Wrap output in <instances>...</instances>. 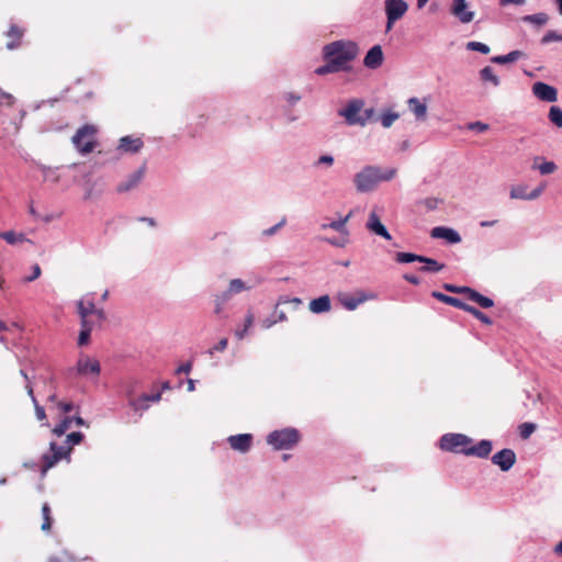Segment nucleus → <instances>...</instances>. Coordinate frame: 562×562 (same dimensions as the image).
Masks as SVG:
<instances>
[{"label":"nucleus","mask_w":562,"mask_h":562,"mask_svg":"<svg viewBox=\"0 0 562 562\" xmlns=\"http://www.w3.org/2000/svg\"><path fill=\"white\" fill-rule=\"evenodd\" d=\"M325 65L315 69V74L324 76L338 72L348 68L351 60L350 43L337 41L326 45L323 49Z\"/></svg>","instance_id":"1"},{"label":"nucleus","mask_w":562,"mask_h":562,"mask_svg":"<svg viewBox=\"0 0 562 562\" xmlns=\"http://www.w3.org/2000/svg\"><path fill=\"white\" fill-rule=\"evenodd\" d=\"M83 440V434L74 431L66 437L65 445L58 446L52 441L49 452L42 457L41 473L45 475L49 469L55 467L60 460L69 459L72 446L79 445Z\"/></svg>","instance_id":"2"},{"label":"nucleus","mask_w":562,"mask_h":562,"mask_svg":"<svg viewBox=\"0 0 562 562\" xmlns=\"http://www.w3.org/2000/svg\"><path fill=\"white\" fill-rule=\"evenodd\" d=\"M396 175L395 169L382 171L378 167L369 166L357 173L356 186L359 192H369L374 190L381 181H389Z\"/></svg>","instance_id":"3"},{"label":"nucleus","mask_w":562,"mask_h":562,"mask_svg":"<svg viewBox=\"0 0 562 562\" xmlns=\"http://www.w3.org/2000/svg\"><path fill=\"white\" fill-rule=\"evenodd\" d=\"M300 441V432L294 428H284L270 432L267 442L276 450H289Z\"/></svg>","instance_id":"4"},{"label":"nucleus","mask_w":562,"mask_h":562,"mask_svg":"<svg viewBox=\"0 0 562 562\" xmlns=\"http://www.w3.org/2000/svg\"><path fill=\"white\" fill-rule=\"evenodd\" d=\"M97 127L91 124H86L78 128L72 136V143L80 154L87 155L94 150L97 146Z\"/></svg>","instance_id":"5"},{"label":"nucleus","mask_w":562,"mask_h":562,"mask_svg":"<svg viewBox=\"0 0 562 562\" xmlns=\"http://www.w3.org/2000/svg\"><path fill=\"white\" fill-rule=\"evenodd\" d=\"M396 261L401 262V263H409L413 261L422 262V263H424V266H422L419 268V271L425 272V273L426 272L437 273L445 268L443 263H440L432 258L415 255L412 252H397Z\"/></svg>","instance_id":"6"},{"label":"nucleus","mask_w":562,"mask_h":562,"mask_svg":"<svg viewBox=\"0 0 562 562\" xmlns=\"http://www.w3.org/2000/svg\"><path fill=\"white\" fill-rule=\"evenodd\" d=\"M384 10L386 14V32L393 29L395 22L401 20L408 10V4L405 0H385Z\"/></svg>","instance_id":"7"},{"label":"nucleus","mask_w":562,"mask_h":562,"mask_svg":"<svg viewBox=\"0 0 562 562\" xmlns=\"http://www.w3.org/2000/svg\"><path fill=\"white\" fill-rule=\"evenodd\" d=\"M471 439L462 434H446L440 439V448L445 451L461 452L467 448Z\"/></svg>","instance_id":"8"},{"label":"nucleus","mask_w":562,"mask_h":562,"mask_svg":"<svg viewBox=\"0 0 562 562\" xmlns=\"http://www.w3.org/2000/svg\"><path fill=\"white\" fill-rule=\"evenodd\" d=\"M363 105L364 103L362 100L353 99V124L364 126L368 123L375 121L374 108L369 106L367 109H363Z\"/></svg>","instance_id":"9"},{"label":"nucleus","mask_w":562,"mask_h":562,"mask_svg":"<svg viewBox=\"0 0 562 562\" xmlns=\"http://www.w3.org/2000/svg\"><path fill=\"white\" fill-rule=\"evenodd\" d=\"M75 370L80 375L98 376L100 374L101 367L98 360L91 359L86 355H81L77 361Z\"/></svg>","instance_id":"10"},{"label":"nucleus","mask_w":562,"mask_h":562,"mask_svg":"<svg viewBox=\"0 0 562 562\" xmlns=\"http://www.w3.org/2000/svg\"><path fill=\"white\" fill-rule=\"evenodd\" d=\"M492 462L506 472L515 464L516 454L512 449H503L492 457Z\"/></svg>","instance_id":"11"},{"label":"nucleus","mask_w":562,"mask_h":562,"mask_svg":"<svg viewBox=\"0 0 562 562\" xmlns=\"http://www.w3.org/2000/svg\"><path fill=\"white\" fill-rule=\"evenodd\" d=\"M532 93L541 101L555 102L558 99V91L554 87L538 81L532 86Z\"/></svg>","instance_id":"12"},{"label":"nucleus","mask_w":562,"mask_h":562,"mask_svg":"<svg viewBox=\"0 0 562 562\" xmlns=\"http://www.w3.org/2000/svg\"><path fill=\"white\" fill-rule=\"evenodd\" d=\"M542 191H543V187H539V188L533 189L530 192H527L526 186L517 184V186L512 187L509 195L512 199H515V200L532 201V200L538 199L541 195Z\"/></svg>","instance_id":"13"},{"label":"nucleus","mask_w":562,"mask_h":562,"mask_svg":"<svg viewBox=\"0 0 562 562\" xmlns=\"http://www.w3.org/2000/svg\"><path fill=\"white\" fill-rule=\"evenodd\" d=\"M160 400H161V391H157L153 394H143L137 398H131L128 401V404L135 412H143L149 407V405H148L149 402L157 403Z\"/></svg>","instance_id":"14"},{"label":"nucleus","mask_w":562,"mask_h":562,"mask_svg":"<svg viewBox=\"0 0 562 562\" xmlns=\"http://www.w3.org/2000/svg\"><path fill=\"white\" fill-rule=\"evenodd\" d=\"M227 441L233 450L245 453V452L249 451L252 446V435L240 434V435L229 436L227 438Z\"/></svg>","instance_id":"15"},{"label":"nucleus","mask_w":562,"mask_h":562,"mask_svg":"<svg viewBox=\"0 0 562 562\" xmlns=\"http://www.w3.org/2000/svg\"><path fill=\"white\" fill-rule=\"evenodd\" d=\"M493 443L491 440L483 439L479 443L461 449V453L465 456H475L477 458H487L492 452Z\"/></svg>","instance_id":"16"},{"label":"nucleus","mask_w":562,"mask_h":562,"mask_svg":"<svg viewBox=\"0 0 562 562\" xmlns=\"http://www.w3.org/2000/svg\"><path fill=\"white\" fill-rule=\"evenodd\" d=\"M467 0H453L451 13L462 23H470L474 18V12L467 10Z\"/></svg>","instance_id":"17"},{"label":"nucleus","mask_w":562,"mask_h":562,"mask_svg":"<svg viewBox=\"0 0 562 562\" xmlns=\"http://www.w3.org/2000/svg\"><path fill=\"white\" fill-rule=\"evenodd\" d=\"M430 236L437 239H446L450 244H458L461 241V236L457 231L445 226L434 227L430 232Z\"/></svg>","instance_id":"18"},{"label":"nucleus","mask_w":562,"mask_h":562,"mask_svg":"<svg viewBox=\"0 0 562 562\" xmlns=\"http://www.w3.org/2000/svg\"><path fill=\"white\" fill-rule=\"evenodd\" d=\"M383 52L380 45H374L367 53L363 64L369 69H376L383 63Z\"/></svg>","instance_id":"19"},{"label":"nucleus","mask_w":562,"mask_h":562,"mask_svg":"<svg viewBox=\"0 0 562 562\" xmlns=\"http://www.w3.org/2000/svg\"><path fill=\"white\" fill-rule=\"evenodd\" d=\"M367 228L373 234L390 240L392 237L387 232L386 227L382 224L375 212H371L367 222Z\"/></svg>","instance_id":"20"},{"label":"nucleus","mask_w":562,"mask_h":562,"mask_svg":"<svg viewBox=\"0 0 562 562\" xmlns=\"http://www.w3.org/2000/svg\"><path fill=\"white\" fill-rule=\"evenodd\" d=\"M5 36L8 37L7 48L16 49L21 46V41L24 36V29L16 24H12L5 33Z\"/></svg>","instance_id":"21"},{"label":"nucleus","mask_w":562,"mask_h":562,"mask_svg":"<svg viewBox=\"0 0 562 562\" xmlns=\"http://www.w3.org/2000/svg\"><path fill=\"white\" fill-rule=\"evenodd\" d=\"M144 146L140 137L124 136L120 139L119 149L124 153H138Z\"/></svg>","instance_id":"22"},{"label":"nucleus","mask_w":562,"mask_h":562,"mask_svg":"<svg viewBox=\"0 0 562 562\" xmlns=\"http://www.w3.org/2000/svg\"><path fill=\"white\" fill-rule=\"evenodd\" d=\"M143 176L144 168H139L138 170L131 173L125 181L121 182L117 186L116 191L123 193L136 188L140 180L143 179Z\"/></svg>","instance_id":"23"},{"label":"nucleus","mask_w":562,"mask_h":562,"mask_svg":"<svg viewBox=\"0 0 562 562\" xmlns=\"http://www.w3.org/2000/svg\"><path fill=\"white\" fill-rule=\"evenodd\" d=\"M409 111L417 121H424L427 115V103L422 102L418 98L412 97L407 100Z\"/></svg>","instance_id":"24"},{"label":"nucleus","mask_w":562,"mask_h":562,"mask_svg":"<svg viewBox=\"0 0 562 562\" xmlns=\"http://www.w3.org/2000/svg\"><path fill=\"white\" fill-rule=\"evenodd\" d=\"M94 304L93 302L91 301H78L77 302V311H78V314L80 316V323H85V324H88V323H94L92 319H90V316L92 315V313L94 312Z\"/></svg>","instance_id":"25"},{"label":"nucleus","mask_w":562,"mask_h":562,"mask_svg":"<svg viewBox=\"0 0 562 562\" xmlns=\"http://www.w3.org/2000/svg\"><path fill=\"white\" fill-rule=\"evenodd\" d=\"M330 297L328 295H322L310 302L308 308L315 314L328 312L330 310Z\"/></svg>","instance_id":"26"},{"label":"nucleus","mask_w":562,"mask_h":562,"mask_svg":"<svg viewBox=\"0 0 562 562\" xmlns=\"http://www.w3.org/2000/svg\"><path fill=\"white\" fill-rule=\"evenodd\" d=\"M431 295L439 300L440 302H443L448 305H451L453 307H457V308H460L462 311H464L465 306H467V303L462 302L460 299L458 297H454V296H450V295H446L441 292H438V291H434L431 293Z\"/></svg>","instance_id":"27"},{"label":"nucleus","mask_w":562,"mask_h":562,"mask_svg":"<svg viewBox=\"0 0 562 562\" xmlns=\"http://www.w3.org/2000/svg\"><path fill=\"white\" fill-rule=\"evenodd\" d=\"M525 57V53L521 50H512L506 55H499L492 57L491 61L498 64V65H505L509 63H514L518 60L519 58Z\"/></svg>","instance_id":"28"},{"label":"nucleus","mask_w":562,"mask_h":562,"mask_svg":"<svg viewBox=\"0 0 562 562\" xmlns=\"http://www.w3.org/2000/svg\"><path fill=\"white\" fill-rule=\"evenodd\" d=\"M468 299L472 302H475L483 308H490L494 306V301L487 296L482 295L477 291L471 289Z\"/></svg>","instance_id":"29"},{"label":"nucleus","mask_w":562,"mask_h":562,"mask_svg":"<svg viewBox=\"0 0 562 562\" xmlns=\"http://www.w3.org/2000/svg\"><path fill=\"white\" fill-rule=\"evenodd\" d=\"M542 160L541 157H536L533 159L532 169L539 170L541 175H550L557 170V165L553 161H546L538 164V161Z\"/></svg>","instance_id":"30"},{"label":"nucleus","mask_w":562,"mask_h":562,"mask_svg":"<svg viewBox=\"0 0 562 562\" xmlns=\"http://www.w3.org/2000/svg\"><path fill=\"white\" fill-rule=\"evenodd\" d=\"M42 516L43 522L41 529L42 531L48 533L52 530L54 519L52 517V509L47 503L43 504L42 506Z\"/></svg>","instance_id":"31"},{"label":"nucleus","mask_w":562,"mask_h":562,"mask_svg":"<svg viewBox=\"0 0 562 562\" xmlns=\"http://www.w3.org/2000/svg\"><path fill=\"white\" fill-rule=\"evenodd\" d=\"M480 77L483 81H488L494 87H498L501 83L499 78L494 74L493 68L490 66H486L480 70Z\"/></svg>","instance_id":"32"},{"label":"nucleus","mask_w":562,"mask_h":562,"mask_svg":"<svg viewBox=\"0 0 562 562\" xmlns=\"http://www.w3.org/2000/svg\"><path fill=\"white\" fill-rule=\"evenodd\" d=\"M26 390H27V394L31 396L32 398V402L34 403V407H35V415H36V418L40 420V422H44L46 420V413H45V409L43 406H41L35 396H34V393H33V387L27 384L26 385Z\"/></svg>","instance_id":"33"},{"label":"nucleus","mask_w":562,"mask_h":562,"mask_svg":"<svg viewBox=\"0 0 562 562\" xmlns=\"http://www.w3.org/2000/svg\"><path fill=\"white\" fill-rule=\"evenodd\" d=\"M0 238L4 239L10 245H15L26 240L23 234H16L13 231L0 233Z\"/></svg>","instance_id":"34"},{"label":"nucleus","mask_w":562,"mask_h":562,"mask_svg":"<svg viewBox=\"0 0 562 562\" xmlns=\"http://www.w3.org/2000/svg\"><path fill=\"white\" fill-rule=\"evenodd\" d=\"M93 328V323H81V330L78 337V345L83 346L87 345L90 340V334Z\"/></svg>","instance_id":"35"},{"label":"nucleus","mask_w":562,"mask_h":562,"mask_svg":"<svg viewBox=\"0 0 562 562\" xmlns=\"http://www.w3.org/2000/svg\"><path fill=\"white\" fill-rule=\"evenodd\" d=\"M72 425V417L66 416L53 428V434L61 437Z\"/></svg>","instance_id":"36"},{"label":"nucleus","mask_w":562,"mask_h":562,"mask_svg":"<svg viewBox=\"0 0 562 562\" xmlns=\"http://www.w3.org/2000/svg\"><path fill=\"white\" fill-rule=\"evenodd\" d=\"M232 297V293L229 290L224 291L223 293L215 296V313L220 314L224 308L226 302H228Z\"/></svg>","instance_id":"37"},{"label":"nucleus","mask_w":562,"mask_h":562,"mask_svg":"<svg viewBox=\"0 0 562 562\" xmlns=\"http://www.w3.org/2000/svg\"><path fill=\"white\" fill-rule=\"evenodd\" d=\"M442 201L438 198H425L417 202L418 205L423 206L426 212L434 211Z\"/></svg>","instance_id":"38"},{"label":"nucleus","mask_w":562,"mask_h":562,"mask_svg":"<svg viewBox=\"0 0 562 562\" xmlns=\"http://www.w3.org/2000/svg\"><path fill=\"white\" fill-rule=\"evenodd\" d=\"M549 120L552 124L558 127H562V110L561 108L553 105L549 110Z\"/></svg>","instance_id":"39"},{"label":"nucleus","mask_w":562,"mask_h":562,"mask_svg":"<svg viewBox=\"0 0 562 562\" xmlns=\"http://www.w3.org/2000/svg\"><path fill=\"white\" fill-rule=\"evenodd\" d=\"M464 311L472 314L475 318H477L479 321H481L484 324H487V325L492 324V321L487 315H485L483 312H481L480 310H477L476 307H474L472 305L467 304Z\"/></svg>","instance_id":"40"},{"label":"nucleus","mask_w":562,"mask_h":562,"mask_svg":"<svg viewBox=\"0 0 562 562\" xmlns=\"http://www.w3.org/2000/svg\"><path fill=\"white\" fill-rule=\"evenodd\" d=\"M525 22H530L537 25H544L548 22V15L543 12L526 15L522 18Z\"/></svg>","instance_id":"41"},{"label":"nucleus","mask_w":562,"mask_h":562,"mask_svg":"<svg viewBox=\"0 0 562 562\" xmlns=\"http://www.w3.org/2000/svg\"><path fill=\"white\" fill-rule=\"evenodd\" d=\"M400 117L398 113L395 112H385L381 115L380 121L384 128L391 127L394 122Z\"/></svg>","instance_id":"42"},{"label":"nucleus","mask_w":562,"mask_h":562,"mask_svg":"<svg viewBox=\"0 0 562 562\" xmlns=\"http://www.w3.org/2000/svg\"><path fill=\"white\" fill-rule=\"evenodd\" d=\"M467 49L469 50H473V52H480L481 54H488L490 53V47L484 44V43H481V42H469L467 43Z\"/></svg>","instance_id":"43"},{"label":"nucleus","mask_w":562,"mask_h":562,"mask_svg":"<svg viewBox=\"0 0 562 562\" xmlns=\"http://www.w3.org/2000/svg\"><path fill=\"white\" fill-rule=\"evenodd\" d=\"M535 430L536 424L533 423H524L519 426V435L522 439L529 438Z\"/></svg>","instance_id":"44"},{"label":"nucleus","mask_w":562,"mask_h":562,"mask_svg":"<svg viewBox=\"0 0 562 562\" xmlns=\"http://www.w3.org/2000/svg\"><path fill=\"white\" fill-rule=\"evenodd\" d=\"M14 103L15 98L11 93L5 92L0 88V106L4 105L11 108Z\"/></svg>","instance_id":"45"},{"label":"nucleus","mask_w":562,"mask_h":562,"mask_svg":"<svg viewBox=\"0 0 562 562\" xmlns=\"http://www.w3.org/2000/svg\"><path fill=\"white\" fill-rule=\"evenodd\" d=\"M375 295L373 293H364V292H356L353 293V310L361 303L366 302L367 300L374 299Z\"/></svg>","instance_id":"46"},{"label":"nucleus","mask_w":562,"mask_h":562,"mask_svg":"<svg viewBox=\"0 0 562 562\" xmlns=\"http://www.w3.org/2000/svg\"><path fill=\"white\" fill-rule=\"evenodd\" d=\"M551 42H562V34L555 31H548L541 38V43L549 44Z\"/></svg>","instance_id":"47"},{"label":"nucleus","mask_w":562,"mask_h":562,"mask_svg":"<svg viewBox=\"0 0 562 562\" xmlns=\"http://www.w3.org/2000/svg\"><path fill=\"white\" fill-rule=\"evenodd\" d=\"M74 561H75V558L67 551H64L59 554H55L48 559V562H74Z\"/></svg>","instance_id":"48"},{"label":"nucleus","mask_w":562,"mask_h":562,"mask_svg":"<svg viewBox=\"0 0 562 562\" xmlns=\"http://www.w3.org/2000/svg\"><path fill=\"white\" fill-rule=\"evenodd\" d=\"M443 289L448 292H451V293H461V294H465L468 296L471 288L469 286H457V285H453V284H450V283H445L443 284Z\"/></svg>","instance_id":"49"},{"label":"nucleus","mask_w":562,"mask_h":562,"mask_svg":"<svg viewBox=\"0 0 562 562\" xmlns=\"http://www.w3.org/2000/svg\"><path fill=\"white\" fill-rule=\"evenodd\" d=\"M228 290H229V292L232 294L233 293H240L241 291L246 290V285H245L244 281H241L240 279H233L229 282Z\"/></svg>","instance_id":"50"},{"label":"nucleus","mask_w":562,"mask_h":562,"mask_svg":"<svg viewBox=\"0 0 562 562\" xmlns=\"http://www.w3.org/2000/svg\"><path fill=\"white\" fill-rule=\"evenodd\" d=\"M327 241L334 246L344 247L349 243L348 234H341L338 237L327 238Z\"/></svg>","instance_id":"51"},{"label":"nucleus","mask_w":562,"mask_h":562,"mask_svg":"<svg viewBox=\"0 0 562 562\" xmlns=\"http://www.w3.org/2000/svg\"><path fill=\"white\" fill-rule=\"evenodd\" d=\"M338 302L348 311L351 310V295L348 293H339L337 295Z\"/></svg>","instance_id":"52"},{"label":"nucleus","mask_w":562,"mask_h":562,"mask_svg":"<svg viewBox=\"0 0 562 562\" xmlns=\"http://www.w3.org/2000/svg\"><path fill=\"white\" fill-rule=\"evenodd\" d=\"M468 128L472 130V131H476L479 133H483L488 130V125L486 123L476 121V122L469 123Z\"/></svg>","instance_id":"53"},{"label":"nucleus","mask_w":562,"mask_h":562,"mask_svg":"<svg viewBox=\"0 0 562 562\" xmlns=\"http://www.w3.org/2000/svg\"><path fill=\"white\" fill-rule=\"evenodd\" d=\"M228 340L227 338H222L213 348L209 350L210 355L212 356L214 351H224L227 348Z\"/></svg>","instance_id":"54"},{"label":"nucleus","mask_w":562,"mask_h":562,"mask_svg":"<svg viewBox=\"0 0 562 562\" xmlns=\"http://www.w3.org/2000/svg\"><path fill=\"white\" fill-rule=\"evenodd\" d=\"M338 113L346 119L348 124H351V102H348Z\"/></svg>","instance_id":"55"},{"label":"nucleus","mask_w":562,"mask_h":562,"mask_svg":"<svg viewBox=\"0 0 562 562\" xmlns=\"http://www.w3.org/2000/svg\"><path fill=\"white\" fill-rule=\"evenodd\" d=\"M41 273H42L41 267H40L37 263H35V265L33 266V274H32V276H30V277H26V278L24 279V281H25V282L34 281L35 279H37V278L41 276Z\"/></svg>","instance_id":"56"},{"label":"nucleus","mask_w":562,"mask_h":562,"mask_svg":"<svg viewBox=\"0 0 562 562\" xmlns=\"http://www.w3.org/2000/svg\"><path fill=\"white\" fill-rule=\"evenodd\" d=\"M285 224V218L283 217L278 224H276L274 226L266 229L263 232L265 235L267 236H271L273 235L280 227H282L283 225Z\"/></svg>","instance_id":"57"},{"label":"nucleus","mask_w":562,"mask_h":562,"mask_svg":"<svg viewBox=\"0 0 562 562\" xmlns=\"http://www.w3.org/2000/svg\"><path fill=\"white\" fill-rule=\"evenodd\" d=\"M95 318L98 323H102L105 319V313L103 310L94 308V312L90 316V319Z\"/></svg>","instance_id":"58"},{"label":"nucleus","mask_w":562,"mask_h":562,"mask_svg":"<svg viewBox=\"0 0 562 562\" xmlns=\"http://www.w3.org/2000/svg\"><path fill=\"white\" fill-rule=\"evenodd\" d=\"M191 369H192V363L191 362H186V363L181 364L176 370V373L177 374H181V373L188 374V373H190Z\"/></svg>","instance_id":"59"},{"label":"nucleus","mask_w":562,"mask_h":562,"mask_svg":"<svg viewBox=\"0 0 562 562\" xmlns=\"http://www.w3.org/2000/svg\"><path fill=\"white\" fill-rule=\"evenodd\" d=\"M57 407L60 408L63 413H69L74 409L72 403L57 402Z\"/></svg>","instance_id":"60"},{"label":"nucleus","mask_w":562,"mask_h":562,"mask_svg":"<svg viewBox=\"0 0 562 562\" xmlns=\"http://www.w3.org/2000/svg\"><path fill=\"white\" fill-rule=\"evenodd\" d=\"M351 216V212H349L346 217H345V221L344 222H333L330 224V227L336 229L337 232L340 231V228L344 226L345 222L349 220V217Z\"/></svg>","instance_id":"61"},{"label":"nucleus","mask_w":562,"mask_h":562,"mask_svg":"<svg viewBox=\"0 0 562 562\" xmlns=\"http://www.w3.org/2000/svg\"><path fill=\"white\" fill-rule=\"evenodd\" d=\"M499 3H501V5H509V4L522 5L526 3V0H499Z\"/></svg>","instance_id":"62"},{"label":"nucleus","mask_w":562,"mask_h":562,"mask_svg":"<svg viewBox=\"0 0 562 562\" xmlns=\"http://www.w3.org/2000/svg\"><path fill=\"white\" fill-rule=\"evenodd\" d=\"M404 279H405L407 282H409V283H412V284H415V285H418V284L420 283L419 278H418V277H416V276H413V274H405V276H404Z\"/></svg>","instance_id":"63"},{"label":"nucleus","mask_w":562,"mask_h":562,"mask_svg":"<svg viewBox=\"0 0 562 562\" xmlns=\"http://www.w3.org/2000/svg\"><path fill=\"white\" fill-rule=\"evenodd\" d=\"M553 552L555 555L562 557V540L554 546Z\"/></svg>","instance_id":"64"}]
</instances>
